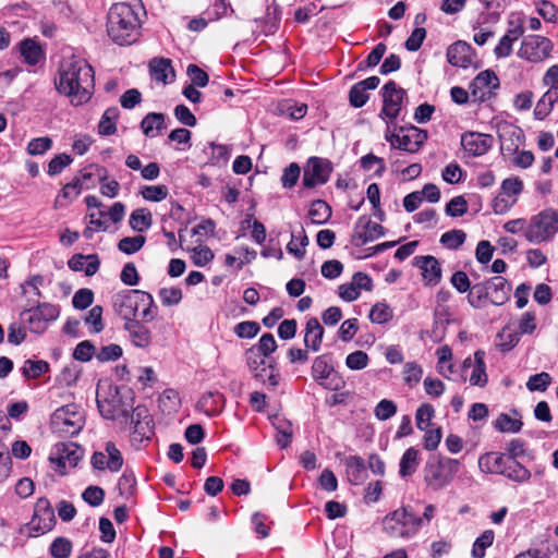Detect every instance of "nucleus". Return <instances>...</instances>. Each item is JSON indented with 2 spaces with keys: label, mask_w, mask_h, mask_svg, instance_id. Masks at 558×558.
<instances>
[{
  "label": "nucleus",
  "mask_w": 558,
  "mask_h": 558,
  "mask_svg": "<svg viewBox=\"0 0 558 558\" xmlns=\"http://www.w3.org/2000/svg\"><path fill=\"white\" fill-rule=\"evenodd\" d=\"M54 80L57 90L70 98L72 105L87 102L93 94L94 70L83 59L71 57L62 61Z\"/></svg>",
  "instance_id": "1"
},
{
  "label": "nucleus",
  "mask_w": 558,
  "mask_h": 558,
  "mask_svg": "<svg viewBox=\"0 0 558 558\" xmlns=\"http://www.w3.org/2000/svg\"><path fill=\"white\" fill-rule=\"evenodd\" d=\"M141 22L134 9L124 2L114 3L107 17L108 36L118 45H131L140 35Z\"/></svg>",
  "instance_id": "2"
},
{
  "label": "nucleus",
  "mask_w": 558,
  "mask_h": 558,
  "mask_svg": "<svg viewBox=\"0 0 558 558\" xmlns=\"http://www.w3.org/2000/svg\"><path fill=\"white\" fill-rule=\"evenodd\" d=\"M116 313L125 322L141 317L143 322L155 318L153 312L154 299L151 294L141 290H123L112 296Z\"/></svg>",
  "instance_id": "3"
},
{
  "label": "nucleus",
  "mask_w": 558,
  "mask_h": 558,
  "mask_svg": "<svg viewBox=\"0 0 558 558\" xmlns=\"http://www.w3.org/2000/svg\"><path fill=\"white\" fill-rule=\"evenodd\" d=\"M558 232V213L554 209H545L533 216L524 229L525 239L539 244L550 241Z\"/></svg>",
  "instance_id": "4"
},
{
  "label": "nucleus",
  "mask_w": 558,
  "mask_h": 558,
  "mask_svg": "<svg viewBox=\"0 0 558 558\" xmlns=\"http://www.w3.org/2000/svg\"><path fill=\"white\" fill-rule=\"evenodd\" d=\"M459 466L458 460L447 457L429 461L424 470L426 485L435 492L442 489L453 481Z\"/></svg>",
  "instance_id": "5"
},
{
  "label": "nucleus",
  "mask_w": 558,
  "mask_h": 558,
  "mask_svg": "<svg viewBox=\"0 0 558 558\" xmlns=\"http://www.w3.org/2000/svg\"><path fill=\"white\" fill-rule=\"evenodd\" d=\"M415 514L407 507L399 508L388 513L383 520L384 531L393 538H410L417 530Z\"/></svg>",
  "instance_id": "6"
},
{
  "label": "nucleus",
  "mask_w": 558,
  "mask_h": 558,
  "mask_svg": "<svg viewBox=\"0 0 558 558\" xmlns=\"http://www.w3.org/2000/svg\"><path fill=\"white\" fill-rule=\"evenodd\" d=\"M53 432L62 437L77 435L84 426V415L78 405L71 403L54 411L51 416Z\"/></svg>",
  "instance_id": "7"
},
{
  "label": "nucleus",
  "mask_w": 558,
  "mask_h": 558,
  "mask_svg": "<svg viewBox=\"0 0 558 558\" xmlns=\"http://www.w3.org/2000/svg\"><path fill=\"white\" fill-rule=\"evenodd\" d=\"M391 146L408 153H416L427 140V132L416 126H401L398 133L386 136Z\"/></svg>",
  "instance_id": "8"
},
{
  "label": "nucleus",
  "mask_w": 558,
  "mask_h": 558,
  "mask_svg": "<svg viewBox=\"0 0 558 558\" xmlns=\"http://www.w3.org/2000/svg\"><path fill=\"white\" fill-rule=\"evenodd\" d=\"M331 171L332 165L328 159L311 157L304 167L303 185L307 189L323 185L328 181Z\"/></svg>",
  "instance_id": "9"
},
{
  "label": "nucleus",
  "mask_w": 558,
  "mask_h": 558,
  "mask_svg": "<svg viewBox=\"0 0 558 558\" xmlns=\"http://www.w3.org/2000/svg\"><path fill=\"white\" fill-rule=\"evenodd\" d=\"M25 320L28 323L29 330L33 332H43L47 324L58 318L59 307L50 303H41L36 307H31L22 313L26 316Z\"/></svg>",
  "instance_id": "10"
},
{
  "label": "nucleus",
  "mask_w": 558,
  "mask_h": 558,
  "mask_svg": "<svg viewBox=\"0 0 558 558\" xmlns=\"http://www.w3.org/2000/svg\"><path fill=\"white\" fill-rule=\"evenodd\" d=\"M553 49L550 40L538 35L524 37L519 49V57L531 62H539L546 59Z\"/></svg>",
  "instance_id": "11"
},
{
  "label": "nucleus",
  "mask_w": 558,
  "mask_h": 558,
  "mask_svg": "<svg viewBox=\"0 0 558 558\" xmlns=\"http://www.w3.org/2000/svg\"><path fill=\"white\" fill-rule=\"evenodd\" d=\"M90 463L94 469L99 471L118 472L123 466V457L112 441H107L102 450L93 453Z\"/></svg>",
  "instance_id": "12"
},
{
  "label": "nucleus",
  "mask_w": 558,
  "mask_h": 558,
  "mask_svg": "<svg viewBox=\"0 0 558 558\" xmlns=\"http://www.w3.org/2000/svg\"><path fill=\"white\" fill-rule=\"evenodd\" d=\"M29 524L32 530L40 534L49 532L54 526V511L48 499H37L34 508V515Z\"/></svg>",
  "instance_id": "13"
},
{
  "label": "nucleus",
  "mask_w": 558,
  "mask_h": 558,
  "mask_svg": "<svg viewBox=\"0 0 558 558\" xmlns=\"http://www.w3.org/2000/svg\"><path fill=\"white\" fill-rule=\"evenodd\" d=\"M404 95L405 90L399 88L396 82H387L383 87L384 106L381 109V114L387 117L389 120H395L400 113Z\"/></svg>",
  "instance_id": "14"
},
{
  "label": "nucleus",
  "mask_w": 558,
  "mask_h": 558,
  "mask_svg": "<svg viewBox=\"0 0 558 558\" xmlns=\"http://www.w3.org/2000/svg\"><path fill=\"white\" fill-rule=\"evenodd\" d=\"M333 372L335 369L329 354L319 355L314 360L312 376L324 388L329 390H338L340 388L339 380L335 383V378H330Z\"/></svg>",
  "instance_id": "15"
},
{
  "label": "nucleus",
  "mask_w": 558,
  "mask_h": 558,
  "mask_svg": "<svg viewBox=\"0 0 558 558\" xmlns=\"http://www.w3.org/2000/svg\"><path fill=\"white\" fill-rule=\"evenodd\" d=\"M83 449L74 442H61L56 446V457H50V461L56 463L61 474L66 466L75 468L83 457Z\"/></svg>",
  "instance_id": "16"
},
{
  "label": "nucleus",
  "mask_w": 558,
  "mask_h": 558,
  "mask_svg": "<svg viewBox=\"0 0 558 558\" xmlns=\"http://www.w3.org/2000/svg\"><path fill=\"white\" fill-rule=\"evenodd\" d=\"M461 145L470 155L480 157L493 147L494 137L489 134L469 131L462 134Z\"/></svg>",
  "instance_id": "17"
},
{
  "label": "nucleus",
  "mask_w": 558,
  "mask_h": 558,
  "mask_svg": "<svg viewBox=\"0 0 558 558\" xmlns=\"http://www.w3.org/2000/svg\"><path fill=\"white\" fill-rule=\"evenodd\" d=\"M413 265L421 270L426 286H437L441 280V266L438 259L432 255L415 256Z\"/></svg>",
  "instance_id": "18"
},
{
  "label": "nucleus",
  "mask_w": 558,
  "mask_h": 558,
  "mask_svg": "<svg viewBox=\"0 0 558 558\" xmlns=\"http://www.w3.org/2000/svg\"><path fill=\"white\" fill-rule=\"evenodd\" d=\"M384 234V228L372 221L368 217H361L355 226L354 241L356 245H364Z\"/></svg>",
  "instance_id": "19"
},
{
  "label": "nucleus",
  "mask_w": 558,
  "mask_h": 558,
  "mask_svg": "<svg viewBox=\"0 0 558 558\" xmlns=\"http://www.w3.org/2000/svg\"><path fill=\"white\" fill-rule=\"evenodd\" d=\"M123 328L135 347L145 349L150 345L153 340L151 330L143 324L142 319L125 322Z\"/></svg>",
  "instance_id": "20"
},
{
  "label": "nucleus",
  "mask_w": 558,
  "mask_h": 558,
  "mask_svg": "<svg viewBox=\"0 0 558 558\" xmlns=\"http://www.w3.org/2000/svg\"><path fill=\"white\" fill-rule=\"evenodd\" d=\"M380 80L378 76H371L364 81L354 84L349 93V100L354 108L363 107L368 100L369 96L367 89H375L379 85Z\"/></svg>",
  "instance_id": "21"
},
{
  "label": "nucleus",
  "mask_w": 558,
  "mask_h": 558,
  "mask_svg": "<svg viewBox=\"0 0 558 558\" xmlns=\"http://www.w3.org/2000/svg\"><path fill=\"white\" fill-rule=\"evenodd\" d=\"M472 47L465 41H456L447 50V60L453 66L468 68L472 63Z\"/></svg>",
  "instance_id": "22"
},
{
  "label": "nucleus",
  "mask_w": 558,
  "mask_h": 558,
  "mask_svg": "<svg viewBox=\"0 0 558 558\" xmlns=\"http://www.w3.org/2000/svg\"><path fill=\"white\" fill-rule=\"evenodd\" d=\"M489 291V301L494 305H502L509 300L510 286L507 280L497 276L487 281Z\"/></svg>",
  "instance_id": "23"
},
{
  "label": "nucleus",
  "mask_w": 558,
  "mask_h": 558,
  "mask_svg": "<svg viewBox=\"0 0 558 558\" xmlns=\"http://www.w3.org/2000/svg\"><path fill=\"white\" fill-rule=\"evenodd\" d=\"M68 265L74 271H84L86 276H93L98 271L100 262L95 254L88 256L75 254L69 259Z\"/></svg>",
  "instance_id": "24"
},
{
  "label": "nucleus",
  "mask_w": 558,
  "mask_h": 558,
  "mask_svg": "<svg viewBox=\"0 0 558 558\" xmlns=\"http://www.w3.org/2000/svg\"><path fill=\"white\" fill-rule=\"evenodd\" d=\"M324 337V328L316 317L306 322L304 343L313 352H318Z\"/></svg>",
  "instance_id": "25"
},
{
  "label": "nucleus",
  "mask_w": 558,
  "mask_h": 558,
  "mask_svg": "<svg viewBox=\"0 0 558 558\" xmlns=\"http://www.w3.org/2000/svg\"><path fill=\"white\" fill-rule=\"evenodd\" d=\"M225 397L218 391H209L202 396L197 402V409L208 416L218 415L223 408Z\"/></svg>",
  "instance_id": "26"
},
{
  "label": "nucleus",
  "mask_w": 558,
  "mask_h": 558,
  "mask_svg": "<svg viewBox=\"0 0 558 558\" xmlns=\"http://www.w3.org/2000/svg\"><path fill=\"white\" fill-rule=\"evenodd\" d=\"M150 74L154 80L168 84L174 81L175 74L169 59H153L149 63Z\"/></svg>",
  "instance_id": "27"
},
{
  "label": "nucleus",
  "mask_w": 558,
  "mask_h": 558,
  "mask_svg": "<svg viewBox=\"0 0 558 558\" xmlns=\"http://www.w3.org/2000/svg\"><path fill=\"white\" fill-rule=\"evenodd\" d=\"M20 53L28 65H36L45 59V51L32 38H26L20 43Z\"/></svg>",
  "instance_id": "28"
},
{
  "label": "nucleus",
  "mask_w": 558,
  "mask_h": 558,
  "mask_svg": "<svg viewBox=\"0 0 558 558\" xmlns=\"http://www.w3.org/2000/svg\"><path fill=\"white\" fill-rule=\"evenodd\" d=\"M506 457L499 452H488L480 457L478 466L482 472L489 474H501L505 472Z\"/></svg>",
  "instance_id": "29"
},
{
  "label": "nucleus",
  "mask_w": 558,
  "mask_h": 558,
  "mask_svg": "<svg viewBox=\"0 0 558 558\" xmlns=\"http://www.w3.org/2000/svg\"><path fill=\"white\" fill-rule=\"evenodd\" d=\"M501 149L514 151L518 149L522 140V130L518 126L506 124L499 130Z\"/></svg>",
  "instance_id": "30"
},
{
  "label": "nucleus",
  "mask_w": 558,
  "mask_h": 558,
  "mask_svg": "<svg viewBox=\"0 0 558 558\" xmlns=\"http://www.w3.org/2000/svg\"><path fill=\"white\" fill-rule=\"evenodd\" d=\"M485 352L477 350L474 353V365L470 376V383L473 386L484 387L487 384L488 377L486 374Z\"/></svg>",
  "instance_id": "31"
},
{
  "label": "nucleus",
  "mask_w": 558,
  "mask_h": 558,
  "mask_svg": "<svg viewBox=\"0 0 558 558\" xmlns=\"http://www.w3.org/2000/svg\"><path fill=\"white\" fill-rule=\"evenodd\" d=\"M504 471L501 475L517 483L527 482L531 477V472L514 459H506Z\"/></svg>",
  "instance_id": "32"
},
{
  "label": "nucleus",
  "mask_w": 558,
  "mask_h": 558,
  "mask_svg": "<svg viewBox=\"0 0 558 558\" xmlns=\"http://www.w3.org/2000/svg\"><path fill=\"white\" fill-rule=\"evenodd\" d=\"M97 405L100 414L107 420H117L120 417L128 420L129 417V410L118 405L116 400L97 399Z\"/></svg>",
  "instance_id": "33"
},
{
  "label": "nucleus",
  "mask_w": 558,
  "mask_h": 558,
  "mask_svg": "<svg viewBox=\"0 0 558 558\" xmlns=\"http://www.w3.org/2000/svg\"><path fill=\"white\" fill-rule=\"evenodd\" d=\"M418 450L411 447L405 450L401 460H400V469L399 474L401 477H408L414 474L418 468Z\"/></svg>",
  "instance_id": "34"
},
{
  "label": "nucleus",
  "mask_w": 558,
  "mask_h": 558,
  "mask_svg": "<svg viewBox=\"0 0 558 558\" xmlns=\"http://www.w3.org/2000/svg\"><path fill=\"white\" fill-rule=\"evenodd\" d=\"M308 217L313 223L324 225L331 218V207L322 199H316L311 204Z\"/></svg>",
  "instance_id": "35"
},
{
  "label": "nucleus",
  "mask_w": 558,
  "mask_h": 558,
  "mask_svg": "<svg viewBox=\"0 0 558 558\" xmlns=\"http://www.w3.org/2000/svg\"><path fill=\"white\" fill-rule=\"evenodd\" d=\"M347 473L352 484H361L366 477V469L362 458L350 457L347 462Z\"/></svg>",
  "instance_id": "36"
},
{
  "label": "nucleus",
  "mask_w": 558,
  "mask_h": 558,
  "mask_svg": "<svg viewBox=\"0 0 558 558\" xmlns=\"http://www.w3.org/2000/svg\"><path fill=\"white\" fill-rule=\"evenodd\" d=\"M141 128L146 136L154 137V131H160L166 128L165 114L150 112L141 122Z\"/></svg>",
  "instance_id": "37"
},
{
  "label": "nucleus",
  "mask_w": 558,
  "mask_h": 558,
  "mask_svg": "<svg viewBox=\"0 0 558 558\" xmlns=\"http://www.w3.org/2000/svg\"><path fill=\"white\" fill-rule=\"evenodd\" d=\"M489 300L487 281L474 284L468 295L469 304L474 308H482Z\"/></svg>",
  "instance_id": "38"
},
{
  "label": "nucleus",
  "mask_w": 558,
  "mask_h": 558,
  "mask_svg": "<svg viewBox=\"0 0 558 558\" xmlns=\"http://www.w3.org/2000/svg\"><path fill=\"white\" fill-rule=\"evenodd\" d=\"M151 213L146 208L134 210L129 220L130 227L137 232L147 230L151 226Z\"/></svg>",
  "instance_id": "39"
},
{
  "label": "nucleus",
  "mask_w": 558,
  "mask_h": 558,
  "mask_svg": "<svg viewBox=\"0 0 558 558\" xmlns=\"http://www.w3.org/2000/svg\"><path fill=\"white\" fill-rule=\"evenodd\" d=\"M119 117V109L117 107L108 108L98 124V131L101 135H111L117 131L116 121Z\"/></svg>",
  "instance_id": "40"
},
{
  "label": "nucleus",
  "mask_w": 558,
  "mask_h": 558,
  "mask_svg": "<svg viewBox=\"0 0 558 558\" xmlns=\"http://www.w3.org/2000/svg\"><path fill=\"white\" fill-rule=\"evenodd\" d=\"M543 85L548 87L544 93L555 101H558V65H551L543 76Z\"/></svg>",
  "instance_id": "41"
},
{
  "label": "nucleus",
  "mask_w": 558,
  "mask_h": 558,
  "mask_svg": "<svg viewBox=\"0 0 558 558\" xmlns=\"http://www.w3.org/2000/svg\"><path fill=\"white\" fill-rule=\"evenodd\" d=\"M49 371V364L46 361L26 360L22 367V374L26 378H38Z\"/></svg>",
  "instance_id": "42"
},
{
  "label": "nucleus",
  "mask_w": 558,
  "mask_h": 558,
  "mask_svg": "<svg viewBox=\"0 0 558 558\" xmlns=\"http://www.w3.org/2000/svg\"><path fill=\"white\" fill-rule=\"evenodd\" d=\"M494 425L501 433H519L523 423L521 420L512 418L508 414L501 413Z\"/></svg>",
  "instance_id": "43"
},
{
  "label": "nucleus",
  "mask_w": 558,
  "mask_h": 558,
  "mask_svg": "<svg viewBox=\"0 0 558 558\" xmlns=\"http://www.w3.org/2000/svg\"><path fill=\"white\" fill-rule=\"evenodd\" d=\"M498 342L497 347L500 348L501 351H510L512 348H514L520 338L519 332L511 329L510 327H505L498 335Z\"/></svg>",
  "instance_id": "44"
},
{
  "label": "nucleus",
  "mask_w": 558,
  "mask_h": 558,
  "mask_svg": "<svg viewBox=\"0 0 558 558\" xmlns=\"http://www.w3.org/2000/svg\"><path fill=\"white\" fill-rule=\"evenodd\" d=\"M254 377L260 383H268L270 387L276 388L279 384L280 375L277 367L274 364H269L260 367V371L256 372Z\"/></svg>",
  "instance_id": "45"
},
{
  "label": "nucleus",
  "mask_w": 558,
  "mask_h": 558,
  "mask_svg": "<svg viewBox=\"0 0 558 558\" xmlns=\"http://www.w3.org/2000/svg\"><path fill=\"white\" fill-rule=\"evenodd\" d=\"M494 532L492 530L485 531L473 544L472 556L474 558H484L485 549L490 547L494 542Z\"/></svg>",
  "instance_id": "46"
},
{
  "label": "nucleus",
  "mask_w": 558,
  "mask_h": 558,
  "mask_svg": "<svg viewBox=\"0 0 558 558\" xmlns=\"http://www.w3.org/2000/svg\"><path fill=\"white\" fill-rule=\"evenodd\" d=\"M145 242L144 235L126 236L119 241L118 248L125 254H134L143 247Z\"/></svg>",
  "instance_id": "47"
},
{
  "label": "nucleus",
  "mask_w": 558,
  "mask_h": 558,
  "mask_svg": "<svg viewBox=\"0 0 558 558\" xmlns=\"http://www.w3.org/2000/svg\"><path fill=\"white\" fill-rule=\"evenodd\" d=\"M465 238L463 230H451L440 236V243L450 250H457L464 243Z\"/></svg>",
  "instance_id": "48"
},
{
  "label": "nucleus",
  "mask_w": 558,
  "mask_h": 558,
  "mask_svg": "<svg viewBox=\"0 0 558 558\" xmlns=\"http://www.w3.org/2000/svg\"><path fill=\"white\" fill-rule=\"evenodd\" d=\"M392 318V311L385 303L375 304L369 312V319L375 324H385Z\"/></svg>",
  "instance_id": "49"
},
{
  "label": "nucleus",
  "mask_w": 558,
  "mask_h": 558,
  "mask_svg": "<svg viewBox=\"0 0 558 558\" xmlns=\"http://www.w3.org/2000/svg\"><path fill=\"white\" fill-rule=\"evenodd\" d=\"M71 550L72 544L65 537L56 538L50 546V554L53 558H69Z\"/></svg>",
  "instance_id": "50"
},
{
  "label": "nucleus",
  "mask_w": 558,
  "mask_h": 558,
  "mask_svg": "<svg viewBox=\"0 0 558 558\" xmlns=\"http://www.w3.org/2000/svg\"><path fill=\"white\" fill-rule=\"evenodd\" d=\"M550 375L546 372H542L532 375L526 383V387L530 391H545L550 385Z\"/></svg>",
  "instance_id": "51"
},
{
  "label": "nucleus",
  "mask_w": 558,
  "mask_h": 558,
  "mask_svg": "<svg viewBox=\"0 0 558 558\" xmlns=\"http://www.w3.org/2000/svg\"><path fill=\"white\" fill-rule=\"evenodd\" d=\"M435 410L429 403L422 404L416 411V426L421 430H426L434 417Z\"/></svg>",
  "instance_id": "52"
},
{
  "label": "nucleus",
  "mask_w": 558,
  "mask_h": 558,
  "mask_svg": "<svg viewBox=\"0 0 558 558\" xmlns=\"http://www.w3.org/2000/svg\"><path fill=\"white\" fill-rule=\"evenodd\" d=\"M386 49L387 47L385 44H377L375 48L372 50V52L367 56L366 60L359 63L357 70L362 71L365 70L366 68L376 66L384 57Z\"/></svg>",
  "instance_id": "53"
},
{
  "label": "nucleus",
  "mask_w": 558,
  "mask_h": 558,
  "mask_svg": "<svg viewBox=\"0 0 558 558\" xmlns=\"http://www.w3.org/2000/svg\"><path fill=\"white\" fill-rule=\"evenodd\" d=\"M474 85L478 88L495 89L499 86V80L490 70H485L474 78Z\"/></svg>",
  "instance_id": "54"
},
{
  "label": "nucleus",
  "mask_w": 558,
  "mask_h": 558,
  "mask_svg": "<svg viewBox=\"0 0 558 558\" xmlns=\"http://www.w3.org/2000/svg\"><path fill=\"white\" fill-rule=\"evenodd\" d=\"M73 159L68 154H59L54 156L48 163V174L53 177L62 172V170L72 163Z\"/></svg>",
  "instance_id": "55"
},
{
  "label": "nucleus",
  "mask_w": 558,
  "mask_h": 558,
  "mask_svg": "<svg viewBox=\"0 0 558 558\" xmlns=\"http://www.w3.org/2000/svg\"><path fill=\"white\" fill-rule=\"evenodd\" d=\"M523 191V182L519 178H508L501 183V193L506 197H514Z\"/></svg>",
  "instance_id": "56"
},
{
  "label": "nucleus",
  "mask_w": 558,
  "mask_h": 558,
  "mask_svg": "<svg viewBox=\"0 0 558 558\" xmlns=\"http://www.w3.org/2000/svg\"><path fill=\"white\" fill-rule=\"evenodd\" d=\"M168 187L166 185H149L145 186L141 194L146 201L160 202L168 196Z\"/></svg>",
  "instance_id": "57"
},
{
  "label": "nucleus",
  "mask_w": 558,
  "mask_h": 558,
  "mask_svg": "<svg viewBox=\"0 0 558 558\" xmlns=\"http://www.w3.org/2000/svg\"><path fill=\"white\" fill-rule=\"evenodd\" d=\"M136 485L135 476L132 472L125 471L119 478L118 488L122 497L129 498L133 495Z\"/></svg>",
  "instance_id": "58"
},
{
  "label": "nucleus",
  "mask_w": 558,
  "mask_h": 558,
  "mask_svg": "<svg viewBox=\"0 0 558 558\" xmlns=\"http://www.w3.org/2000/svg\"><path fill=\"white\" fill-rule=\"evenodd\" d=\"M94 301V293L90 289L83 288L77 290L72 299V304L76 310L87 308Z\"/></svg>",
  "instance_id": "59"
},
{
  "label": "nucleus",
  "mask_w": 558,
  "mask_h": 558,
  "mask_svg": "<svg viewBox=\"0 0 558 558\" xmlns=\"http://www.w3.org/2000/svg\"><path fill=\"white\" fill-rule=\"evenodd\" d=\"M369 362L368 355L361 350L350 353L345 359V364L350 369L359 371L367 366Z\"/></svg>",
  "instance_id": "60"
},
{
  "label": "nucleus",
  "mask_w": 558,
  "mask_h": 558,
  "mask_svg": "<svg viewBox=\"0 0 558 558\" xmlns=\"http://www.w3.org/2000/svg\"><path fill=\"white\" fill-rule=\"evenodd\" d=\"M192 262L195 266L203 267L214 258V253L208 246H197L192 251Z\"/></svg>",
  "instance_id": "61"
},
{
  "label": "nucleus",
  "mask_w": 558,
  "mask_h": 558,
  "mask_svg": "<svg viewBox=\"0 0 558 558\" xmlns=\"http://www.w3.org/2000/svg\"><path fill=\"white\" fill-rule=\"evenodd\" d=\"M397 413V405L387 399H383L375 408L374 414L380 421H386Z\"/></svg>",
  "instance_id": "62"
},
{
  "label": "nucleus",
  "mask_w": 558,
  "mask_h": 558,
  "mask_svg": "<svg viewBox=\"0 0 558 558\" xmlns=\"http://www.w3.org/2000/svg\"><path fill=\"white\" fill-rule=\"evenodd\" d=\"M554 99H551L549 96L544 94L541 99L537 101L535 108H534V116L537 120L545 119L553 110L555 104Z\"/></svg>",
  "instance_id": "63"
},
{
  "label": "nucleus",
  "mask_w": 558,
  "mask_h": 558,
  "mask_svg": "<svg viewBox=\"0 0 558 558\" xmlns=\"http://www.w3.org/2000/svg\"><path fill=\"white\" fill-rule=\"evenodd\" d=\"M122 355V348L119 344L111 343L102 347L97 353L96 359L100 362L116 361Z\"/></svg>",
  "instance_id": "64"
}]
</instances>
